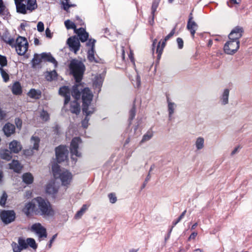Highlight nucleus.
<instances>
[{"mask_svg":"<svg viewBox=\"0 0 252 252\" xmlns=\"http://www.w3.org/2000/svg\"><path fill=\"white\" fill-rule=\"evenodd\" d=\"M5 117L6 113L1 110H0V120L4 119Z\"/></svg>","mask_w":252,"mask_h":252,"instance_id":"e2e57ef3","label":"nucleus"},{"mask_svg":"<svg viewBox=\"0 0 252 252\" xmlns=\"http://www.w3.org/2000/svg\"><path fill=\"white\" fill-rule=\"evenodd\" d=\"M37 206L36 213L45 216L51 217L54 215L55 212L50 202L46 199L41 197L33 198Z\"/></svg>","mask_w":252,"mask_h":252,"instance_id":"20e7f679","label":"nucleus"},{"mask_svg":"<svg viewBox=\"0 0 252 252\" xmlns=\"http://www.w3.org/2000/svg\"><path fill=\"white\" fill-rule=\"evenodd\" d=\"M22 180L24 183L29 185L33 183L34 178L32 174L27 172L23 174Z\"/></svg>","mask_w":252,"mask_h":252,"instance_id":"5701e85b","label":"nucleus"},{"mask_svg":"<svg viewBox=\"0 0 252 252\" xmlns=\"http://www.w3.org/2000/svg\"><path fill=\"white\" fill-rule=\"evenodd\" d=\"M135 116V109L133 108L129 112V119L132 120Z\"/></svg>","mask_w":252,"mask_h":252,"instance_id":"6e6d98bb","label":"nucleus"},{"mask_svg":"<svg viewBox=\"0 0 252 252\" xmlns=\"http://www.w3.org/2000/svg\"><path fill=\"white\" fill-rule=\"evenodd\" d=\"M229 94V90L227 89H225L220 97V102L222 105H226L228 103Z\"/></svg>","mask_w":252,"mask_h":252,"instance_id":"393cba45","label":"nucleus"},{"mask_svg":"<svg viewBox=\"0 0 252 252\" xmlns=\"http://www.w3.org/2000/svg\"><path fill=\"white\" fill-rule=\"evenodd\" d=\"M41 93L40 90L32 89L28 92V95L31 98L39 99L41 96Z\"/></svg>","mask_w":252,"mask_h":252,"instance_id":"b1692460","label":"nucleus"},{"mask_svg":"<svg viewBox=\"0 0 252 252\" xmlns=\"http://www.w3.org/2000/svg\"><path fill=\"white\" fill-rule=\"evenodd\" d=\"M70 69L76 81V85L73 87L72 95L74 100L70 101V92L68 87L63 86L59 90V94L64 97L63 109L70 111L71 113L78 114L80 112V106L77 100L80 98L81 93L83 90L84 86L80 81L82 79L85 66L83 63L78 60H74L70 63Z\"/></svg>","mask_w":252,"mask_h":252,"instance_id":"f257e3e1","label":"nucleus"},{"mask_svg":"<svg viewBox=\"0 0 252 252\" xmlns=\"http://www.w3.org/2000/svg\"><path fill=\"white\" fill-rule=\"evenodd\" d=\"M15 124L18 128H21L22 125V122L21 119L17 118L15 121Z\"/></svg>","mask_w":252,"mask_h":252,"instance_id":"603ef678","label":"nucleus"},{"mask_svg":"<svg viewBox=\"0 0 252 252\" xmlns=\"http://www.w3.org/2000/svg\"><path fill=\"white\" fill-rule=\"evenodd\" d=\"M18 243L22 250L28 248L27 240H25L22 238H19L18 239Z\"/></svg>","mask_w":252,"mask_h":252,"instance_id":"58836bf2","label":"nucleus"},{"mask_svg":"<svg viewBox=\"0 0 252 252\" xmlns=\"http://www.w3.org/2000/svg\"><path fill=\"white\" fill-rule=\"evenodd\" d=\"M230 1L234 4H239L241 0H230Z\"/></svg>","mask_w":252,"mask_h":252,"instance_id":"774afa93","label":"nucleus"},{"mask_svg":"<svg viewBox=\"0 0 252 252\" xmlns=\"http://www.w3.org/2000/svg\"><path fill=\"white\" fill-rule=\"evenodd\" d=\"M75 32L77 34L79 37V39L82 42L86 41L88 37L89 34L84 28H80L78 30H75Z\"/></svg>","mask_w":252,"mask_h":252,"instance_id":"6ab92c4d","label":"nucleus"},{"mask_svg":"<svg viewBox=\"0 0 252 252\" xmlns=\"http://www.w3.org/2000/svg\"><path fill=\"white\" fill-rule=\"evenodd\" d=\"M24 154L27 156H30L33 154V151L32 150H26L24 151Z\"/></svg>","mask_w":252,"mask_h":252,"instance_id":"bf43d9fd","label":"nucleus"},{"mask_svg":"<svg viewBox=\"0 0 252 252\" xmlns=\"http://www.w3.org/2000/svg\"><path fill=\"white\" fill-rule=\"evenodd\" d=\"M27 6L26 7V11L29 10L31 11L35 9L37 5L36 0H26Z\"/></svg>","mask_w":252,"mask_h":252,"instance_id":"a878e982","label":"nucleus"},{"mask_svg":"<svg viewBox=\"0 0 252 252\" xmlns=\"http://www.w3.org/2000/svg\"><path fill=\"white\" fill-rule=\"evenodd\" d=\"M0 64L1 67L6 65L7 60L5 57L0 55Z\"/></svg>","mask_w":252,"mask_h":252,"instance_id":"09e8293b","label":"nucleus"},{"mask_svg":"<svg viewBox=\"0 0 252 252\" xmlns=\"http://www.w3.org/2000/svg\"><path fill=\"white\" fill-rule=\"evenodd\" d=\"M167 102L169 117L171 118L174 114L177 106L175 103L169 100H168Z\"/></svg>","mask_w":252,"mask_h":252,"instance_id":"cd10ccee","label":"nucleus"},{"mask_svg":"<svg viewBox=\"0 0 252 252\" xmlns=\"http://www.w3.org/2000/svg\"><path fill=\"white\" fill-rule=\"evenodd\" d=\"M241 146H237V147H236L231 152V156H234L235 155V154H237L239 150H240L241 149Z\"/></svg>","mask_w":252,"mask_h":252,"instance_id":"5fc2aeb1","label":"nucleus"},{"mask_svg":"<svg viewBox=\"0 0 252 252\" xmlns=\"http://www.w3.org/2000/svg\"><path fill=\"white\" fill-rule=\"evenodd\" d=\"M16 5L17 11L18 12L25 14L26 13V6L22 3L24 0H14Z\"/></svg>","mask_w":252,"mask_h":252,"instance_id":"4be33fe9","label":"nucleus"},{"mask_svg":"<svg viewBox=\"0 0 252 252\" xmlns=\"http://www.w3.org/2000/svg\"><path fill=\"white\" fill-rule=\"evenodd\" d=\"M37 29L39 32H42L44 30V24L42 22H39L37 25Z\"/></svg>","mask_w":252,"mask_h":252,"instance_id":"8fccbe9b","label":"nucleus"},{"mask_svg":"<svg viewBox=\"0 0 252 252\" xmlns=\"http://www.w3.org/2000/svg\"><path fill=\"white\" fill-rule=\"evenodd\" d=\"M197 235V233L196 232H193L191 234L189 238V240L190 241L192 239H195L196 236Z\"/></svg>","mask_w":252,"mask_h":252,"instance_id":"680f3d73","label":"nucleus"},{"mask_svg":"<svg viewBox=\"0 0 252 252\" xmlns=\"http://www.w3.org/2000/svg\"><path fill=\"white\" fill-rule=\"evenodd\" d=\"M4 7L2 0H0V13H1L3 11Z\"/></svg>","mask_w":252,"mask_h":252,"instance_id":"0e129e2a","label":"nucleus"},{"mask_svg":"<svg viewBox=\"0 0 252 252\" xmlns=\"http://www.w3.org/2000/svg\"><path fill=\"white\" fill-rule=\"evenodd\" d=\"M88 207L89 206L88 205L86 204L83 205L80 210L76 213L74 216V218L76 220L80 219L85 213V212L87 211Z\"/></svg>","mask_w":252,"mask_h":252,"instance_id":"7c9ffc66","label":"nucleus"},{"mask_svg":"<svg viewBox=\"0 0 252 252\" xmlns=\"http://www.w3.org/2000/svg\"><path fill=\"white\" fill-rule=\"evenodd\" d=\"M56 158L59 163H67L68 151L65 146H60L56 149Z\"/></svg>","mask_w":252,"mask_h":252,"instance_id":"0eeeda50","label":"nucleus"},{"mask_svg":"<svg viewBox=\"0 0 252 252\" xmlns=\"http://www.w3.org/2000/svg\"><path fill=\"white\" fill-rule=\"evenodd\" d=\"M11 246L14 252H21L22 251L19 243L17 244L15 242H13L11 244Z\"/></svg>","mask_w":252,"mask_h":252,"instance_id":"37998d69","label":"nucleus"},{"mask_svg":"<svg viewBox=\"0 0 252 252\" xmlns=\"http://www.w3.org/2000/svg\"><path fill=\"white\" fill-rule=\"evenodd\" d=\"M37 209V206L32 199L31 201L25 203L22 211L27 216H30L33 213H36Z\"/></svg>","mask_w":252,"mask_h":252,"instance_id":"9d476101","label":"nucleus"},{"mask_svg":"<svg viewBox=\"0 0 252 252\" xmlns=\"http://www.w3.org/2000/svg\"><path fill=\"white\" fill-rule=\"evenodd\" d=\"M187 28L188 30L190 32L192 36L193 37L194 34L198 28V25L193 20L192 14L191 13L189 14Z\"/></svg>","mask_w":252,"mask_h":252,"instance_id":"4468645a","label":"nucleus"},{"mask_svg":"<svg viewBox=\"0 0 252 252\" xmlns=\"http://www.w3.org/2000/svg\"><path fill=\"white\" fill-rule=\"evenodd\" d=\"M9 166L10 169L17 173H19L22 169V166L17 160H13L12 162L9 164Z\"/></svg>","mask_w":252,"mask_h":252,"instance_id":"412c9836","label":"nucleus"},{"mask_svg":"<svg viewBox=\"0 0 252 252\" xmlns=\"http://www.w3.org/2000/svg\"><path fill=\"white\" fill-rule=\"evenodd\" d=\"M2 131L6 137H9L15 132V126L10 123H7L4 125Z\"/></svg>","mask_w":252,"mask_h":252,"instance_id":"dca6fc26","label":"nucleus"},{"mask_svg":"<svg viewBox=\"0 0 252 252\" xmlns=\"http://www.w3.org/2000/svg\"><path fill=\"white\" fill-rule=\"evenodd\" d=\"M63 8L65 10H67L68 8L71 6H75L74 4H71L70 3L69 0H65L63 2Z\"/></svg>","mask_w":252,"mask_h":252,"instance_id":"c03bdc74","label":"nucleus"},{"mask_svg":"<svg viewBox=\"0 0 252 252\" xmlns=\"http://www.w3.org/2000/svg\"><path fill=\"white\" fill-rule=\"evenodd\" d=\"M136 81V83L135 86L136 87L138 88L140 86V79L138 76H137Z\"/></svg>","mask_w":252,"mask_h":252,"instance_id":"69168bd1","label":"nucleus"},{"mask_svg":"<svg viewBox=\"0 0 252 252\" xmlns=\"http://www.w3.org/2000/svg\"><path fill=\"white\" fill-rule=\"evenodd\" d=\"M0 72L3 80L5 82H7L9 80V75L7 72L1 67H0Z\"/></svg>","mask_w":252,"mask_h":252,"instance_id":"ea45409f","label":"nucleus"},{"mask_svg":"<svg viewBox=\"0 0 252 252\" xmlns=\"http://www.w3.org/2000/svg\"><path fill=\"white\" fill-rule=\"evenodd\" d=\"M177 42L178 44V48L179 49H182L184 46L183 40L181 38H178L177 39Z\"/></svg>","mask_w":252,"mask_h":252,"instance_id":"3c124183","label":"nucleus"},{"mask_svg":"<svg viewBox=\"0 0 252 252\" xmlns=\"http://www.w3.org/2000/svg\"><path fill=\"white\" fill-rule=\"evenodd\" d=\"M52 168L54 177L60 179L63 186L68 187L70 185L73 180V175L70 172L61 169L57 164L53 165Z\"/></svg>","mask_w":252,"mask_h":252,"instance_id":"7ed1b4c3","label":"nucleus"},{"mask_svg":"<svg viewBox=\"0 0 252 252\" xmlns=\"http://www.w3.org/2000/svg\"><path fill=\"white\" fill-rule=\"evenodd\" d=\"M11 153L7 150H2L0 152V157L2 159L9 161L12 158Z\"/></svg>","mask_w":252,"mask_h":252,"instance_id":"c756f323","label":"nucleus"},{"mask_svg":"<svg viewBox=\"0 0 252 252\" xmlns=\"http://www.w3.org/2000/svg\"><path fill=\"white\" fill-rule=\"evenodd\" d=\"M31 230L36 233L39 241L45 239L47 237L46 229L40 223H35L32 224Z\"/></svg>","mask_w":252,"mask_h":252,"instance_id":"1a4fd4ad","label":"nucleus"},{"mask_svg":"<svg viewBox=\"0 0 252 252\" xmlns=\"http://www.w3.org/2000/svg\"><path fill=\"white\" fill-rule=\"evenodd\" d=\"M166 42H165V39L164 41L162 43L161 47H160V42L158 43V45L157 48V52L158 54V56H159L161 55L163 49L164 48Z\"/></svg>","mask_w":252,"mask_h":252,"instance_id":"a19ab883","label":"nucleus"},{"mask_svg":"<svg viewBox=\"0 0 252 252\" xmlns=\"http://www.w3.org/2000/svg\"><path fill=\"white\" fill-rule=\"evenodd\" d=\"M129 58L130 59L131 61L134 63L133 54L131 51H130V54L129 55Z\"/></svg>","mask_w":252,"mask_h":252,"instance_id":"338daca9","label":"nucleus"},{"mask_svg":"<svg viewBox=\"0 0 252 252\" xmlns=\"http://www.w3.org/2000/svg\"><path fill=\"white\" fill-rule=\"evenodd\" d=\"M81 139L78 137L74 138L70 144V152L71 154V159L76 161L77 157H80L81 153L78 150L79 145L81 144Z\"/></svg>","mask_w":252,"mask_h":252,"instance_id":"6e6552de","label":"nucleus"},{"mask_svg":"<svg viewBox=\"0 0 252 252\" xmlns=\"http://www.w3.org/2000/svg\"><path fill=\"white\" fill-rule=\"evenodd\" d=\"M195 146L197 150H200L204 147V139L202 137H198L196 138L195 142Z\"/></svg>","mask_w":252,"mask_h":252,"instance_id":"c85d7f7f","label":"nucleus"},{"mask_svg":"<svg viewBox=\"0 0 252 252\" xmlns=\"http://www.w3.org/2000/svg\"><path fill=\"white\" fill-rule=\"evenodd\" d=\"M243 32L242 28L237 26L231 31L228 35V38L236 41H239V39L242 37Z\"/></svg>","mask_w":252,"mask_h":252,"instance_id":"f8f14e48","label":"nucleus"},{"mask_svg":"<svg viewBox=\"0 0 252 252\" xmlns=\"http://www.w3.org/2000/svg\"><path fill=\"white\" fill-rule=\"evenodd\" d=\"M83 102V111L87 116L92 114L95 111V106L93 103V94L88 88H84L81 92Z\"/></svg>","mask_w":252,"mask_h":252,"instance_id":"f03ea898","label":"nucleus"},{"mask_svg":"<svg viewBox=\"0 0 252 252\" xmlns=\"http://www.w3.org/2000/svg\"><path fill=\"white\" fill-rule=\"evenodd\" d=\"M7 195L6 193L4 192L0 199V205L1 206L4 205L5 204L6 200L7 199Z\"/></svg>","mask_w":252,"mask_h":252,"instance_id":"49530a36","label":"nucleus"},{"mask_svg":"<svg viewBox=\"0 0 252 252\" xmlns=\"http://www.w3.org/2000/svg\"><path fill=\"white\" fill-rule=\"evenodd\" d=\"M2 221L5 224H8L14 221L15 214L13 211H3L0 214Z\"/></svg>","mask_w":252,"mask_h":252,"instance_id":"9b49d317","label":"nucleus"},{"mask_svg":"<svg viewBox=\"0 0 252 252\" xmlns=\"http://www.w3.org/2000/svg\"><path fill=\"white\" fill-rule=\"evenodd\" d=\"M29 44L27 39L19 36L16 40L15 48L17 53L20 55H24L28 51Z\"/></svg>","mask_w":252,"mask_h":252,"instance_id":"39448f33","label":"nucleus"},{"mask_svg":"<svg viewBox=\"0 0 252 252\" xmlns=\"http://www.w3.org/2000/svg\"><path fill=\"white\" fill-rule=\"evenodd\" d=\"M95 41L90 39L87 43V45L91 47V50L88 51V58L91 62H96L94 58V46Z\"/></svg>","mask_w":252,"mask_h":252,"instance_id":"a211bd4d","label":"nucleus"},{"mask_svg":"<svg viewBox=\"0 0 252 252\" xmlns=\"http://www.w3.org/2000/svg\"><path fill=\"white\" fill-rule=\"evenodd\" d=\"M67 43L68 45L70 50L74 51L75 53H76L79 50L80 43L77 37L72 36L69 38L67 40Z\"/></svg>","mask_w":252,"mask_h":252,"instance_id":"ddd939ff","label":"nucleus"},{"mask_svg":"<svg viewBox=\"0 0 252 252\" xmlns=\"http://www.w3.org/2000/svg\"><path fill=\"white\" fill-rule=\"evenodd\" d=\"M64 25L67 29H74L77 30L76 29V26L75 24L69 20H67L64 22Z\"/></svg>","mask_w":252,"mask_h":252,"instance_id":"e433bc0d","label":"nucleus"},{"mask_svg":"<svg viewBox=\"0 0 252 252\" xmlns=\"http://www.w3.org/2000/svg\"><path fill=\"white\" fill-rule=\"evenodd\" d=\"M103 81V77L101 75H99L95 77L94 82V85L95 87L98 88V89H99L102 84Z\"/></svg>","mask_w":252,"mask_h":252,"instance_id":"72a5a7b5","label":"nucleus"},{"mask_svg":"<svg viewBox=\"0 0 252 252\" xmlns=\"http://www.w3.org/2000/svg\"><path fill=\"white\" fill-rule=\"evenodd\" d=\"M240 47V41L229 39L225 43L223 50L228 55H233L237 52Z\"/></svg>","mask_w":252,"mask_h":252,"instance_id":"423d86ee","label":"nucleus"},{"mask_svg":"<svg viewBox=\"0 0 252 252\" xmlns=\"http://www.w3.org/2000/svg\"><path fill=\"white\" fill-rule=\"evenodd\" d=\"M58 189V188L55 180L50 181L46 187V191L50 194H54L57 192Z\"/></svg>","mask_w":252,"mask_h":252,"instance_id":"f3484780","label":"nucleus"},{"mask_svg":"<svg viewBox=\"0 0 252 252\" xmlns=\"http://www.w3.org/2000/svg\"><path fill=\"white\" fill-rule=\"evenodd\" d=\"M57 76V72L55 70L50 72H47L45 74V77L48 81H52L54 80Z\"/></svg>","mask_w":252,"mask_h":252,"instance_id":"f704fd0d","label":"nucleus"},{"mask_svg":"<svg viewBox=\"0 0 252 252\" xmlns=\"http://www.w3.org/2000/svg\"><path fill=\"white\" fill-rule=\"evenodd\" d=\"M40 139L36 136H32L31 138V143L32 145V150H37L39 147Z\"/></svg>","mask_w":252,"mask_h":252,"instance_id":"bb28decb","label":"nucleus"},{"mask_svg":"<svg viewBox=\"0 0 252 252\" xmlns=\"http://www.w3.org/2000/svg\"><path fill=\"white\" fill-rule=\"evenodd\" d=\"M160 0H154L153 2L152 6V14L153 15V18L151 21H150V23L151 25H152L154 22V15L155 12L157 10V9Z\"/></svg>","mask_w":252,"mask_h":252,"instance_id":"2f4dec72","label":"nucleus"},{"mask_svg":"<svg viewBox=\"0 0 252 252\" xmlns=\"http://www.w3.org/2000/svg\"><path fill=\"white\" fill-rule=\"evenodd\" d=\"M8 148L10 153L18 154L22 150V146L19 141L13 140L8 144Z\"/></svg>","mask_w":252,"mask_h":252,"instance_id":"2eb2a0df","label":"nucleus"},{"mask_svg":"<svg viewBox=\"0 0 252 252\" xmlns=\"http://www.w3.org/2000/svg\"><path fill=\"white\" fill-rule=\"evenodd\" d=\"M152 136H153L152 133L151 132H148L147 133H146L143 136L142 141L145 142V141H148L152 138Z\"/></svg>","mask_w":252,"mask_h":252,"instance_id":"a18cd8bd","label":"nucleus"},{"mask_svg":"<svg viewBox=\"0 0 252 252\" xmlns=\"http://www.w3.org/2000/svg\"><path fill=\"white\" fill-rule=\"evenodd\" d=\"M42 59L41 54H35L32 59L33 66H35L36 65L39 64L41 63Z\"/></svg>","mask_w":252,"mask_h":252,"instance_id":"c9c22d12","label":"nucleus"},{"mask_svg":"<svg viewBox=\"0 0 252 252\" xmlns=\"http://www.w3.org/2000/svg\"><path fill=\"white\" fill-rule=\"evenodd\" d=\"M45 34L47 37L51 38L52 33L49 28H47L45 31Z\"/></svg>","mask_w":252,"mask_h":252,"instance_id":"052dcab7","label":"nucleus"},{"mask_svg":"<svg viewBox=\"0 0 252 252\" xmlns=\"http://www.w3.org/2000/svg\"><path fill=\"white\" fill-rule=\"evenodd\" d=\"M40 118L43 121H46L49 119V116L48 113L44 110H42L40 114Z\"/></svg>","mask_w":252,"mask_h":252,"instance_id":"79ce46f5","label":"nucleus"},{"mask_svg":"<svg viewBox=\"0 0 252 252\" xmlns=\"http://www.w3.org/2000/svg\"><path fill=\"white\" fill-rule=\"evenodd\" d=\"M186 211H184L182 214L180 216V217L178 218L177 220L174 222V225H176L185 216Z\"/></svg>","mask_w":252,"mask_h":252,"instance_id":"864d4df0","label":"nucleus"},{"mask_svg":"<svg viewBox=\"0 0 252 252\" xmlns=\"http://www.w3.org/2000/svg\"><path fill=\"white\" fill-rule=\"evenodd\" d=\"M12 93L16 95L21 94L22 89L20 84L18 82H15L12 87Z\"/></svg>","mask_w":252,"mask_h":252,"instance_id":"473e14b6","label":"nucleus"},{"mask_svg":"<svg viewBox=\"0 0 252 252\" xmlns=\"http://www.w3.org/2000/svg\"><path fill=\"white\" fill-rule=\"evenodd\" d=\"M89 119L86 118L82 122L83 127L87 128L88 126Z\"/></svg>","mask_w":252,"mask_h":252,"instance_id":"13d9d810","label":"nucleus"},{"mask_svg":"<svg viewBox=\"0 0 252 252\" xmlns=\"http://www.w3.org/2000/svg\"><path fill=\"white\" fill-rule=\"evenodd\" d=\"M175 30L173 29L171 32L165 37V42H166L171 37H172L175 33Z\"/></svg>","mask_w":252,"mask_h":252,"instance_id":"4d7b16f0","label":"nucleus"},{"mask_svg":"<svg viewBox=\"0 0 252 252\" xmlns=\"http://www.w3.org/2000/svg\"><path fill=\"white\" fill-rule=\"evenodd\" d=\"M41 57L44 60L52 63L55 67L57 66V62L50 53H43L41 54Z\"/></svg>","mask_w":252,"mask_h":252,"instance_id":"aec40b11","label":"nucleus"},{"mask_svg":"<svg viewBox=\"0 0 252 252\" xmlns=\"http://www.w3.org/2000/svg\"><path fill=\"white\" fill-rule=\"evenodd\" d=\"M28 247L30 246L33 249H36L37 248V245L35 243V240L33 238H28L27 239Z\"/></svg>","mask_w":252,"mask_h":252,"instance_id":"4c0bfd02","label":"nucleus"},{"mask_svg":"<svg viewBox=\"0 0 252 252\" xmlns=\"http://www.w3.org/2000/svg\"><path fill=\"white\" fill-rule=\"evenodd\" d=\"M108 198L111 203H115L117 201V197L114 193H110L108 195Z\"/></svg>","mask_w":252,"mask_h":252,"instance_id":"de8ad7c7","label":"nucleus"}]
</instances>
